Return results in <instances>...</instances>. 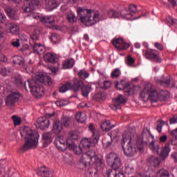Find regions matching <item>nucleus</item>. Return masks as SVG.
I'll use <instances>...</instances> for the list:
<instances>
[{
  "mask_svg": "<svg viewBox=\"0 0 177 177\" xmlns=\"http://www.w3.org/2000/svg\"><path fill=\"white\" fill-rule=\"evenodd\" d=\"M5 19H6L5 14L0 12V23H3L5 21Z\"/></svg>",
  "mask_w": 177,
  "mask_h": 177,
  "instance_id": "nucleus-63",
  "label": "nucleus"
},
{
  "mask_svg": "<svg viewBox=\"0 0 177 177\" xmlns=\"http://www.w3.org/2000/svg\"><path fill=\"white\" fill-rule=\"evenodd\" d=\"M88 131L93 133L94 143H97L99 139H100V133L97 129H95L93 124L91 123L88 125Z\"/></svg>",
  "mask_w": 177,
  "mask_h": 177,
  "instance_id": "nucleus-20",
  "label": "nucleus"
},
{
  "mask_svg": "<svg viewBox=\"0 0 177 177\" xmlns=\"http://www.w3.org/2000/svg\"><path fill=\"white\" fill-rule=\"evenodd\" d=\"M20 133L22 138H25V144L22 146V151H27L30 149H35L38 146V140L39 135L38 133L32 131L29 127H21Z\"/></svg>",
  "mask_w": 177,
  "mask_h": 177,
  "instance_id": "nucleus-4",
  "label": "nucleus"
},
{
  "mask_svg": "<svg viewBox=\"0 0 177 177\" xmlns=\"http://www.w3.org/2000/svg\"><path fill=\"white\" fill-rule=\"evenodd\" d=\"M0 62H3L4 63L8 62V58L6 57V56H5V55H0Z\"/></svg>",
  "mask_w": 177,
  "mask_h": 177,
  "instance_id": "nucleus-61",
  "label": "nucleus"
},
{
  "mask_svg": "<svg viewBox=\"0 0 177 177\" xmlns=\"http://www.w3.org/2000/svg\"><path fill=\"white\" fill-rule=\"evenodd\" d=\"M143 136H145V134L138 136L135 141L132 139L129 132L124 131L123 133L121 145L124 155L127 156V157H133L138 151H140V153L143 151L145 143L147 144V141L143 139Z\"/></svg>",
  "mask_w": 177,
  "mask_h": 177,
  "instance_id": "nucleus-1",
  "label": "nucleus"
},
{
  "mask_svg": "<svg viewBox=\"0 0 177 177\" xmlns=\"http://www.w3.org/2000/svg\"><path fill=\"white\" fill-rule=\"evenodd\" d=\"M12 62L14 64H19L21 67H24L26 68V60L21 56H14L12 57Z\"/></svg>",
  "mask_w": 177,
  "mask_h": 177,
  "instance_id": "nucleus-25",
  "label": "nucleus"
},
{
  "mask_svg": "<svg viewBox=\"0 0 177 177\" xmlns=\"http://www.w3.org/2000/svg\"><path fill=\"white\" fill-rule=\"evenodd\" d=\"M50 40L53 44H59L60 42V37L56 34H53L50 37Z\"/></svg>",
  "mask_w": 177,
  "mask_h": 177,
  "instance_id": "nucleus-53",
  "label": "nucleus"
},
{
  "mask_svg": "<svg viewBox=\"0 0 177 177\" xmlns=\"http://www.w3.org/2000/svg\"><path fill=\"white\" fill-rule=\"evenodd\" d=\"M12 119L15 127L17 125H20V124L21 123V118L20 117H18L17 115H13L12 117Z\"/></svg>",
  "mask_w": 177,
  "mask_h": 177,
  "instance_id": "nucleus-49",
  "label": "nucleus"
},
{
  "mask_svg": "<svg viewBox=\"0 0 177 177\" xmlns=\"http://www.w3.org/2000/svg\"><path fill=\"white\" fill-rule=\"evenodd\" d=\"M84 86V82L77 78L73 80V84H72V89L74 92H77L81 89V87Z\"/></svg>",
  "mask_w": 177,
  "mask_h": 177,
  "instance_id": "nucleus-26",
  "label": "nucleus"
},
{
  "mask_svg": "<svg viewBox=\"0 0 177 177\" xmlns=\"http://www.w3.org/2000/svg\"><path fill=\"white\" fill-rule=\"evenodd\" d=\"M91 89H92V87L91 86H83L82 87V95L84 97H88L89 95V92H91Z\"/></svg>",
  "mask_w": 177,
  "mask_h": 177,
  "instance_id": "nucleus-43",
  "label": "nucleus"
},
{
  "mask_svg": "<svg viewBox=\"0 0 177 177\" xmlns=\"http://www.w3.org/2000/svg\"><path fill=\"white\" fill-rule=\"evenodd\" d=\"M31 17L33 19H39L41 20L42 24H44L48 28H55L56 26V17L54 15H47L41 18L39 14H33L32 12H30Z\"/></svg>",
  "mask_w": 177,
  "mask_h": 177,
  "instance_id": "nucleus-9",
  "label": "nucleus"
},
{
  "mask_svg": "<svg viewBox=\"0 0 177 177\" xmlns=\"http://www.w3.org/2000/svg\"><path fill=\"white\" fill-rule=\"evenodd\" d=\"M175 140H177V128L170 131V142L174 143Z\"/></svg>",
  "mask_w": 177,
  "mask_h": 177,
  "instance_id": "nucleus-46",
  "label": "nucleus"
},
{
  "mask_svg": "<svg viewBox=\"0 0 177 177\" xmlns=\"http://www.w3.org/2000/svg\"><path fill=\"white\" fill-rule=\"evenodd\" d=\"M113 169H109L106 171L107 177H125L124 171L122 170V163L121 159L118 158L109 164Z\"/></svg>",
  "mask_w": 177,
  "mask_h": 177,
  "instance_id": "nucleus-8",
  "label": "nucleus"
},
{
  "mask_svg": "<svg viewBox=\"0 0 177 177\" xmlns=\"http://www.w3.org/2000/svg\"><path fill=\"white\" fill-rule=\"evenodd\" d=\"M75 119L77 122H80V124H84L86 121V114L82 112H78L76 113Z\"/></svg>",
  "mask_w": 177,
  "mask_h": 177,
  "instance_id": "nucleus-33",
  "label": "nucleus"
},
{
  "mask_svg": "<svg viewBox=\"0 0 177 177\" xmlns=\"http://www.w3.org/2000/svg\"><path fill=\"white\" fill-rule=\"evenodd\" d=\"M37 175L42 177H53V171L49 170V169L43 167L37 171Z\"/></svg>",
  "mask_w": 177,
  "mask_h": 177,
  "instance_id": "nucleus-21",
  "label": "nucleus"
},
{
  "mask_svg": "<svg viewBox=\"0 0 177 177\" xmlns=\"http://www.w3.org/2000/svg\"><path fill=\"white\" fill-rule=\"evenodd\" d=\"M97 142H93V138H83L81 140V145L84 147V149H89L92 146H95Z\"/></svg>",
  "mask_w": 177,
  "mask_h": 177,
  "instance_id": "nucleus-23",
  "label": "nucleus"
},
{
  "mask_svg": "<svg viewBox=\"0 0 177 177\" xmlns=\"http://www.w3.org/2000/svg\"><path fill=\"white\" fill-rule=\"evenodd\" d=\"M12 45L14 48H19L20 46V40L19 39H16L12 42Z\"/></svg>",
  "mask_w": 177,
  "mask_h": 177,
  "instance_id": "nucleus-59",
  "label": "nucleus"
},
{
  "mask_svg": "<svg viewBox=\"0 0 177 177\" xmlns=\"http://www.w3.org/2000/svg\"><path fill=\"white\" fill-rule=\"evenodd\" d=\"M135 169L133 168V166L131 165H129L126 166L125 167V172L127 174V175H131V174H133Z\"/></svg>",
  "mask_w": 177,
  "mask_h": 177,
  "instance_id": "nucleus-50",
  "label": "nucleus"
},
{
  "mask_svg": "<svg viewBox=\"0 0 177 177\" xmlns=\"http://www.w3.org/2000/svg\"><path fill=\"white\" fill-rule=\"evenodd\" d=\"M112 44L118 50H125L129 48V44H127L121 37L114 39Z\"/></svg>",
  "mask_w": 177,
  "mask_h": 177,
  "instance_id": "nucleus-14",
  "label": "nucleus"
},
{
  "mask_svg": "<svg viewBox=\"0 0 177 177\" xmlns=\"http://www.w3.org/2000/svg\"><path fill=\"white\" fill-rule=\"evenodd\" d=\"M66 143L68 145V149L73 150L75 154L80 155L82 153V148L81 146L75 145V143L73 142L71 139L68 138Z\"/></svg>",
  "mask_w": 177,
  "mask_h": 177,
  "instance_id": "nucleus-17",
  "label": "nucleus"
},
{
  "mask_svg": "<svg viewBox=\"0 0 177 177\" xmlns=\"http://www.w3.org/2000/svg\"><path fill=\"white\" fill-rule=\"evenodd\" d=\"M69 135L71 138H72V139H73L74 140H77L80 139V138H81V133H80V131H71L69 133Z\"/></svg>",
  "mask_w": 177,
  "mask_h": 177,
  "instance_id": "nucleus-47",
  "label": "nucleus"
},
{
  "mask_svg": "<svg viewBox=\"0 0 177 177\" xmlns=\"http://www.w3.org/2000/svg\"><path fill=\"white\" fill-rule=\"evenodd\" d=\"M62 123L64 127H70V124H71V119L69 118H64L62 120Z\"/></svg>",
  "mask_w": 177,
  "mask_h": 177,
  "instance_id": "nucleus-54",
  "label": "nucleus"
},
{
  "mask_svg": "<svg viewBox=\"0 0 177 177\" xmlns=\"http://www.w3.org/2000/svg\"><path fill=\"white\" fill-rule=\"evenodd\" d=\"M118 158H120L118 157V155H117V153L111 152L106 156V162L107 164L110 165L111 164V162H113V161Z\"/></svg>",
  "mask_w": 177,
  "mask_h": 177,
  "instance_id": "nucleus-35",
  "label": "nucleus"
},
{
  "mask_svg": "<svg viewBox=\"0 0 177 177\" xmlns=\"http://www.w3.org/2000/svg\"><path fill=\"white\" fill-rule=\"evenodd\" d=\"M154 46L158 50H164V45H162L161 43L156 42L154 43Z\"/></svg>",
  "mask_w": 177,
  "mask_h": 177,
  "instance_id": "nucleus-57",
  "label": "nucleus"
},
{
  "mask_svg": "<svg viewBox=\"0 0 177 177\" xmlns=\"http://www.w3.org/2000/svg\"><path fill=\"white\" fill-rule=\"evenodd\" d=\"M44 3V8H45L47 12H52L55 10L59 6V2L57 0H25L24 2V12L26 13H32L35 10L37 6Z\"/></svg>",
  "mask_w": 177,
  "mask_h": 177,
  "instance_id": "nucleus-5",
  "label": "nucleus"
},
{
  "mask_svg": "<svg viewBox=\"0 0 177 177\" xmlns=\"http://www.w3.org/2000/svg\"><path fill=\"white\" fill-rule=\"evenodd\" d=\"M43 143L44 147L52 143V133L47 132L43 134Z\"/></svg>",
  "mask_w": 177,
  "mask_h": 177,
  "instance_id": "nucleus-28",
  "label": "nucleus"
},
{
  "mask_svg": "<svg viewBox=\"0 0 177 177\" xmlns=\"http://www.w3.org/2000/svg\"><path fill=\"white\" fill-rule=\"evenodd\" d=\"M113 102L115 104L110 106L111 109L113 110H120L121 109V105L120 104H125L127 100L124 97V95L120 94L113 100Z\"/></svg>",
  "mask_w": 177,
  "mask_h": 177,
  "instance_id": "nucleus-16",
  "label": "nucleus"
},
{
  "mask_svg": "<svg viewBox=\"0 0 177 177\" xmlns=\"http://www.w3.org/2000/svg\"><path fill=\"white\" fill-rule=\"evenodd\" d=\"M167 21L168 22L169 24H171V26H174V24L176 23V20H175L172 17H168L167 18Z\"/></svg>",
  "mask_w": 177,
  "mask_h": 177,
  "instance_id": "nucleus-58",
  "label": "nucleus"
},
{
  "mask_svg": "<svg viewBox=\"0 0 177 177\" xmlns=\"http://www.w3.org/2000/svg\"><path fill=\"white\" fill-rule=\"evenodd\" d=\"M128 12L132 15V19L129 20H138L140 17H138V18L133 17V13H136L138 12V6L136 5L131 4L129 6V10H127Z\"/></svg>",
  "mask_w": 177,
  "mask_h": 177,
  "instance_id": "nucleus-37",
  "label": "nucleus"
},
{
  "mask_svg": "<svg viewBox=\"0 0 177 177\" xmlns=\"http://www.w3.org/2000/svg\"><path fill=\"white\" fill-rule=\"evenodd\" d=\"M155 81L164 86H168L171 84V78L169 77H162V78L155 77Z\"/></svg>",
  "mask_w": 177,
  "mask_h": 177,
  "instance_id": "nucleus-27",
  "label": "nucleus"
},
{
  "mask_svg": "<svg viewBox=\"0 0 177 177\" xmlns=\"http://www.w3.org/2000/svg\"><path fill=\"white\" fill-rule=\"evenodd\" d=\"M0 74L3 77H6V75H9V74H10V71H7L5 68H2L0 71Z\"/></svg>",
  "mask_w": 177,
  "mask_h": 177,
  "instance_id": "nucleus-55",
  "label": "nucleus"
},
{
  "mask_svg": "<svg viewBox=\"0 0 177 177\" xmlns=\"http://www.w3.org/2000/svg\"><path fill=\"white\" fill-rule=\"evenodd\" d=\"M171 151V148L169 147V144H166L160 153V157L162 158L165 159L168 156H169V153Z\"/></svg>",
  "mask_w": 177,
  "mask_h": 177,
  "instance_id": "nucleus-34",
  "label": "nucleus"
},
{
  "mask_svg": "<svg viewBox=\"0 0 177 177\" xmlns=\"http://www.w3.org/2000/svg\"><path fill=\"white\" fill-rule=\"evenodd\" d=\"M71 89H73V84L70 82H66L60 86L59 91L60 93H65V92H67V91H70Z\"/></svg>",
  "mask_w": 177,
  "mask_h": 177,
  "instance_id": "nucleus-32",
  "label": "nucleus"
},
{
  "mask_svg": "<svg viewBox=\"0 0 177 177\" xmlns=\"http://www.w3.org/2000/svg\"><path fill=\"white\" fill-rule=\"evenodd\" d=\"M6 32L12 35H18L20 32V28L17 24L10 23L8 25H6Z\"/></svg>",
  "mask_w": 177,
  "mask_h": 177,
  "instance_id": "nucleus-19",
  "label": "nucleus"
},
{
  "mask_svg": "<svg viewBox=\"0 0 177 177\" xmlns=\"http://www.w3.org/2000/svg\"><path fill=\"white\" fill-rule=\"evenodd\" d=\"M148 162L153 167H158L160 165V159L156 156H151Z\"/></svg>",
  "mask_w": 177,
  "mask_h": 177,
  "instance_id": "nucleus-39",
  "label": "nucleus"
},
{
  "mask_svg": "<svg viewBox=\"0 0 177 177\" xmlns=\"http://www.w3.org/2000/svg\"><path fill=\"white\" fill-rule=\"evenodd\" d=\"M101 129L102 131H110L111 129V124L110 123V120H105L101 124Z\"/></svg>",
  "mask_w": 177,
  "mask_h": 177,
  "instance_id": "nucleus-42",
  "label": "nucleus"
},
{
  "mask_svg": "<svg viewBox=\"0 0 177 177\" xmlns=\"http://www.w3.org/2000/svg\"><path fill=\"white\" fill-rule=\"evenodd\" d=\"M53 115L54 113H46L45 116L39 118L35 124L37 128L40 129H48L50 126V120L49 118H51Z\"/></svg>",
  "mask_w": 177,
  "mask_h": 177,
  "instance_id": "nucleus-12",
  "label": "nucleus"
},
{
  "mask_svg": "<svg viewBox=\"0 0 177 177\" xmlns=\"http://www.w3.org/2000/svg\"><path fill=\"white\" fill-rule=\"evenodd\" d=\"M80 164H82L84 167H86L89 164L90 165H95L97 168H100L103 162H102V159L89 151L82 156L80 160Z\"/></svg>",
  "mask_w": 177,
  "mask_h": 177,
  "instance_id": "nucleus-7",
  "label": "nucleus"
},
{
  "mask_svg": "<svg viewBox=\"0 0 177 177\" xmlns=\"http://www.w3.org/2000/svg\"><path fill=\"white\" fill-rule=\"evenodd\" d=\"M145 57L148 60H151V62H154L155 63H161L162 62L160 54L156 53L155 50H147Z\"/></svg>",
  "mask_w": 177,
  "mask_h": 177,
  "instance_id": "nucleus-13",
  "label": "nucleus"
},
{
  "mask_svg": "<svg viewBox=\"0 0 177 177\" xmlns=\"http://www.w3.org/2000/svg\"><path fill=\"white\" fill-rule=\"evenodd\" d=\"M177 123V116L174 115L171 119H170V124H176Z\"/></svg>",
  "mask_w": 177,
  "mask_h": 177,
  "instance_id": "nucleus-62",
  "label": "nucleus"
},
{
  "mask_svg": "<svg viewBox=\"0 0 177 177\" xmlns=\"http://www.w3.org/2000/svg\"><path fill=\"white\" fill-rule=\"evenodd\" d=\"M108 15L112 19H124V20L132 19V14L129 13L127 9L122 10L120 12L111 9L108 11Z\"/></svg>",
  "mask_w": 177,
  "mask_h": 177,
  "instance_id": "nucleus-11",
  "label": "nucleus"
},
{
  "mask_svg": "<svg viewBox=\"0 0 177 177\" xmlns=\"http://www.w3.org/2000/svg\"><path fill=\"white\" fill-rule=\"evenodd\" d=\"M74 64H75V62H74V59H66L62 63V68H64V70L73 68V67H74Z\"/></svg>",
  "mask_w": 177,
  "mask_h": 177,
  "instance_id": "nucleus-31",
  "label": "nucleus"
},
{
  "mask_svg": "<svg viewBox=\"0 0 177 177\" xmlns=\"http://www.w3.org/2000/svg\"><path fill=\"white\" fill-rule=\"evenodd\" d=\"M20 97V94L14 92L10 94L7 98L6 99V104L8 107H12V106H15V103L19 100Z\"/></svg>",
  "mask_w": 177,
  "mask_h": 177,
  "instance_id": "nucleus-15",
  "label": "nucleus"
},
{
  "mask_svg": "<svg viewBox=\"0 0 177 177\" xmlns=\"http://www.w3.org/2000/svg\"><path fill=\"white\" fill-rule=\"evenodd\" d=\"M48 80V82H50V78L47 76L44 75L42 73L37 74L32 80H28L27 82L29 85L31 93L35 97H39L42 96L45 93V88L44 86H41V84H44Z\"/></svg>",
  "mask_w": 177,
  "mask_h": 177,
  "instance_id": "nucleus-6",
  "label": "nucleus"
},
{
  "mask_svg": "<svg viewBox=\"0 0 177 177\" xmlns=\"http://www.w3.org/2000/svg\"><path fill=\"white\" fill-rule=\"evenodd\" d=\"M140 97L144 102L150 100L151 103H156L159 100L161 102L167 100L169 97V93L167 91H161L158 93V91L153 84L146 83L143 90L140 93Z\"/></svg>",
  "mask_w": 177,
  "mask_h": 177,
  "instance_id": "nucleus-2",
  "label": "nucleus"
},
{
  "mask_svg": "<svg viewBox=\"0 0 177 177\" xmlns=\"http://www.w3.org/2000/svg\"><path fill=\"white\" fill-rule=\"evenodd\" d=\"M66 18L69 23H77V21L78 20L77 16H75V14L73 12V11L67 12L66 13Z\"/></svg>",
  "mask_w": 177,
  "mask_h": 177,
  "instance_id": "nucleus-30",
  "label": "nucleus"
},
{
  "mask_svg": "<svg viewBox=\"0 0 177 177\" xmlns=\"http://www.w3.org/2000/svg\"><path fill=\"white\" fill-rule=\"evenodd\" d=\"M166 124H168V122H165L162 120H158L157 122V127H156V130L158 131V132H161L162 131V127H164V125H165Z\"/></svg>",
  "mask_w": 177,
  "mask_h": 177,
  "instance_id": "nucleus-48",
  "label": "nucleus"
},
{
  "mask_svg": "<svg viewBox=\"0 0 177 177\" xmlns=\"http://www.w3.org/2000/svg\"><path fill=\"white\" fill-rule=\"evenodd\" d=\"M171 158L175 162H177V152H173L171 153Z\"/></svg>",
  "mask_w": 177,
  "mask_h": 177,
  "instance_id": "nucleus-64",
  "label": "nucleus"
},
{
  "mask_svg": "<svg viewBox=\"0 0 177 177\" xmlns=\"http://www.w3.org/2000/svg\"><path fill=\"white\" fill-rule=\"evenodd\" d=\"M55 104L56 106H57V107H63V106H67V104H68V102H67V100H60L55 102Z\"/></svg>",
  "mask_w": 177,
  "mask_h": 177,
  "instance_id": "nucleus-51",
  "label": "nucleus"
},
{
  "mask_svg": "<svg viewBox=\"0 0 177 177\" xmlns=\"http://www.w3.org/2000/svg\"><path fill=\"white\" fill-rule=\"evenodd\" d=\"M115 88L120 91L122 89L127 96H131V95L135 93V89H136L135 86L129 84L127 79H122L120 83L115 82Z\"/></svg>",
  "mask_w": 177,
  "mask_h": 177,
  "instance_id": "nucleus-10",
  "label": "nucleus"
},
{
  "mask_svg": "<svg viewBox=\"0 0 177 177\" xmlns=\"http://www.w3.org/2000/svg\"><path fill=\"white\" fill-rule=\"evenodd\" d=\"M149 149L156 154H160V145L156 144V141L153 140L151 142Z\"/></svg>",
  "mask_w": 177,
  "mask_h": 177,
  "instance_id": "nucleus-38",
  "label": "nucleus"
},
{
  "mask_svg": "<svg viewBox=\"0 0 177 177\" xmlns=\"http://www.w3.org/2000/svg\"><path fill=\"white\" fill-rule=\"evenodd\" d=\"M55 145L60 151H64L68 147V145H67V142L66 143L63 137H57L55 140Z\"/></svg>",
  "mask_w": 177,
  "mask_h": 177,
  "instance_id": "nucleus-18",
  "label": "nucleus"
},
{
  "mask_svg": "<svg viewBox=\"0 0 177 177\" xmlns=\"http://www.w3.org/2000/svg\"><path fill=\"white\" fill-rule=\"evenodd\" d=\"M30 39L32 40V41H30V44H35V41H37V39H38V34H37V33L32 34L30 35Z\"/></svg>",
  "mask_w": 177,
  "mask_h": 177,
  "instance_id": "nucleus-56",
  "label": "nucleus"
},
{
  "mask_svg": "<svg viewBox=\"0 0 177 177\" xmlns=\"http://www.w3.org/2000/svg\"><path fill=\"white\" fill-rule=\"evenodd\" d=\"M77 15L80 18L82 23L85 26H87V27L94 26V24L106 19V17L101 15L97 10L84 9L82 8H77Z\"/></svg>",
  "mask_w": 177,
  "mask_h": 177,
  "instance_id": "nucleus-3",
  "label": "nucleus"
},
{
  "mask_svg": "<svg viewBox=\"0 0 177 177\" xmlns=\"http://www.w3.org/2000/svg\"><path fill=\"white\" fill-rule=\"evenodd\" d=\"M125 63L129 67H135V59L131 55L126 57Z\"/></svg>",
  "mask_w": 177,
  "mask_h": 177,
  "instance_id": "nucleus-45",
  "label": "nucleus"
},
{
  "mask_svg": "<svg viewBox=\"0 0 177 177\" xmlns=\"http://www.w3.org/2000/svg\"><path fill=\"white\" fill-rule=\"evenodd\" d=\"M121 75V71L120 68H115L112 73H111V77L112 78H118Z\"/></svg>",
  "mask_w": 177,
  "mask_h": 177,
  "instance_id": "nucleus-52",
  "label": "nucleus"
},
{
  "mask_svg": "<svg viewBox=\"0 0 177 177\" xmlns=\"http://www.w3.org/2000/svg\"><path fill=\"white\" fill-rule=\"evenodd\" d=\"M44 60L48 63H55L56 62V55L48 53L44 55Z\"/></svg>",
  "mask_w": 177,
  "mask_h": 177,
  "instance_id": "nucleus-36",
  "label": "nucleus"
},
{
  "mask_svg": "<svg viewBox=\"0 0 177 177\" xmlns=\"http://www.w3.org/2000/svg\"><path fill=\"white\" fill-rule=\"evenodd\" d=\"M168 140V136L167 135H163L160 137V142L161 143H165Z\"/></svg>",
  "mask_w": 177,
  "mask_h": 177,
  "instance_id": "nucleus-60",
  "label": "nucleus"
},
{
  "mask_svg": "<svg viewBox=\"0 0 177 177\" xmlns=\"http://www.w3.org/2000/svg\"><path fill=\"white\" fill-rule=\"evenodd\" d=\"M156 177H169V172L165 169H161L157 171Z\"/></svg>",
  "mask_w": 177,
  "mask_h": 177,
  "instance_id": "nucleus-44",
  "label": "nucleus"
},
{
  "mask_svg": "<svg viewBox=\"0 0 177 177\" xmlns=\"http://www.w3.org/2000/svg\"><path fill=\"white\" fill-rule=\"evenodd\" d=\"M62 131H63V126H62L60 120H55L53 122V132L57 135H59V133H62Z\"/></svg>",
  "mask_w": 177,
  "mask_h": 177,
  "instance_id": "nucleus-22",
  "label": "nucleus"
},
{
  "mask_svg": "<svg viewBox=\"0 0 177 177\" xmlns=\"http://www.w3.org/2000/svg\"><path fill=\"white\" fill-rule=\"evenodd\" d=\"M77 74L79 78L81 80H86V78H89V73H88L85 69H81Z\"/></svg>",
  "mask_w": 177,
  "mask_h": 177,
  "instance_id": "nucleus-41",
  "label": "nucleus"
},
{
  "mask_svg": "<svg viewBox=\"0 0 177 177\" xmlns=\"http://www.w3.org/2000/svg\"><path fill=\"white\" fill-rule=\"evenodd\" d=\"M5 11L10 19H15V16H16L17 13L16 10L12 9L10 7H7L6 8Z\"/></svg>",
  "mask_w": 177,
  "mask_h": 177,
  "instance_id": "nucleus-40",
  "label": "nucleus"
},
{
  "mask_svg": "<svg viewBox=\"0 0 177 177\" xmlns=\"http://www.w3.org/2000/svg\"><path fill=\"white\" fill-rule=\"evenodd\" d=\"M98 85L102 89H107L111 86V82L106 80V78L104 77L99 80Z\"/></svg>",
  "mask_w": 177,
  "mask_h": 177,
  "instance_id": "nucleus-29",
  "label": "nucleus"
},
{
  "mask_svg": "<svg viewBox=\"0 0 177 177\" xmlns=\"http://www.w3.org/2000/svg\"><path fill=\"white\" fill-rule=\"evenodd\" d=\"M31 46L32 47L35 53H37V55H42L45 50V47H44V46L41 44H31Z\"/></svg>",
  "mask_w": 177,
  "mask_h": 177,
  "instance_id": "nucleus-24",
  "label": "nucleus"
}]
</instances>
